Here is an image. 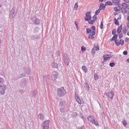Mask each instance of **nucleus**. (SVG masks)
I'll use <instances>...</instances> for the list:
<instances>
[{"instance_id":"nucleus-54","label":"nucleus","mask_w":129,"mask_h":129,"mask_svg":"<svg viewBox=\"0 0 129 129\" xmlns=\"http://www.w3.org/2000/svg\"><path fill=\"white\" fill-rule=\"evenodd\" d=\"M124 1L125 2V3H126L127 4H128L129 3V0H124Z\"/></svg>"},{"instance_id":"nucleus-62","label":"nucleus","mask_w":129,"mask_h":129,"mask_svg":"<svg viewBox=\"0 0 129 129\" xmlns=\"http://www.w3.org/2000/svg\"><path fill=\"white\" fill-rule=\"evenodd\" d=\"M126 61H127V62H128V63H129V59H127L126 60Z\"/></svg>"},{"instance_id":"nucleus-49","label":"nucleus","mask_w":129,"mask_h":129,"mask_svg":"<svg viewBox=\"0 0 129 129\" xmlns=\"http://www.w3.org/2000/svg\"><path fill=\"white\" fill-rule=\"evenodd\" d=\"M49 76H45V77H44V79H45L46 80H49Z\"/></svg>"},{"instance_id":"nucleus-59","label":"nucleus","mask_w":129,"mask_h":129,"mask_svg":"<svg viewBox=\"0 0 129 129\" xmlns=\"http://www.w3.org/2000/svg\"><path fill=\"white\" fill-rule=\"evenodd\" d=\"M23 90H20V91H19V92H21V93H22V92H23Z\"/></svg>"},{"instance_id":"nucleus-29","label":"nucleus","mask_w":129,"mask_h":129,"mask_svg":"<svg viewBox=\"0 0 129 129\" xmlns=\"http://www.w3.org/2000/svg\"><path fill=\"white\" fill-rule=\"evenodd\" d=\"M94 35H93L92 34H90L89 35V37L88 38L89 39V40H94V37L93 36Z\"/></svg>"},{"instance_id":"nucleus-7","label":"nucleus","mask_w":129,"mask_h":129,"mask_svg":"<svg viewBox=\"0 0 129 129\" xmlns=\"http://www.w3.org/2000/svg\"><path fill=\"white\" fill-rule=\"evenodd\" d=\"M91 13L90 12H88L86 13V18H85V20L86 21H90L91 20V16L90 15Z\"/></svg>"},{"instance_id":"nucleus-64","label":"nucleus","mask_w":129,"mask_h":129,"mask_svg":"<svg viewBox=\"0 0 129 129\" xmlns=\"http://www.w3.org/2000/svg\"><path fill=\"white\" fill-rule=\"evenodd\" d=\"M117 21H118V20H119V18H117Z\"/></svg>"},{"instance_id":"nucleus-16","label":"nucleus","mask_w":129,"mask_h":129,"mask_svg":"<svg viewBox=\"0 0 129 129\" xmlns=\"http://www.w3.org/2000/svg\"><path fill=\"white\" fill-rule=\"evenodd\" d=\"M103 57L104 58V61L105 62H106V61H108V60L110 59V56L107 57V56H105V55H103Z\"/></svg>"},{"instance_id":"nucleus-10","label":"nucleus","mask_w":129,"mask_h":129,"mask_svg":"<svg viewBox=\"0 0 129 129\" xmlns=\"http://www.w3.org/2000/svg\"><path fill=\"white\" fill-rule=\"evenodd\" d=\"M75 99L76 100V101L78 102V103L79 104H82V102L81 101V99H80V98L79 97V96L78 95L76 94L75 95Z\"/></svg>"},{"instance_id":"nucleus-53","label":"nucleus","mask_w":129,"mask_h":129,"mask_svg":"<svg viewBox=\"0 0 129 129\" xmlns=\"http://www.w3.org/2000/svg\"><path fill=\"white\" fill-rule=\"evenodd\" d=\"M11 15H12V16H14V12H13L12 10H11Z\"/></svg>"},{"instance_id":"nucleus-30","label":"nucleus","mask_w":129,"mask_h":129,"mask_svg":"<svg viewBox=\"0 0 129 129\" xmlns=\"http://www.w3.org/2000/svg\"><path fill=\"white\" fill-rule=\"evenodd\" d=\"M114 43L117 46H119V41L117 39L115 40Z\"/></svg>"},{"instance_id":"nucleus-60","label":"nucleus","mask_w":129,"mask_h":129,"mask_svg":"<svg viewBox=\"0 0 129 129\" xmlns=\"http://www.w3.org/2000/svg\"><path fill=\"white\" fill-rule=\"evenodd\" d=\"M109 54H107L106 55H105L106 57H109Z\"/></svg>"},{"instance_id":"nucleus-8","label":"nucleus","mask_w":129,"mask_h":129,"mask_svg":"<svg viewBox=\"0 0 129 129\" xmlns=\"http://www.w3.org/2000/svg\"><path fill=\"white\" fill-rule=\"evenodd\" d=\"M32 21L33 24H35V25H39L40 24V20L39 19L37 18L36 17H33L32 18Z\"/></svg>"},{"instance_id":"nucleus-14","label":"nucleus","mask_w":129,"mask_h":129,"mask_svg":"<svg viewBox=\"0 0 129 129\" xmlns=\"http://www.w3.org/2000/svg\"><path fill=\"white\" fill-rule=\"evenodd\" d=\"M122 31V25H120L117 29V33L120 34Z\"/></svg>"},{"instance_id":"nucleus-17","label":"nucleus","mask_w":129,"mask_h":129,"mask_svg":"<svg viewBox=\"0 0 129 129\" xmlns=\"http://www.w3.org/2000/svg\"><path fill=\"white\" fill-rule=\"evenodd\" d=\"M118 37V35L115 34L111 38L112 41H115V40H117V38Z\"/></svg>"},{"instance_id":"nucleus-3","label":"nucleus","mask_w":129,"mask_h":129,"mask_svg":"<svg viewBox=\"0 0 129 129\" xmlns=\"http://www.w3.org/2000/svg\"><path fill=\"white\" fill-rule=\"evenodd\" d=\"M88 119L89 121H90L91 122H92L93 124H95V125H97V126H98V122H97V120H95L94 116H88Z\"/></svg>"},{"instance_id":"nucleus-28","label":"nucleus","mask_w":129,"mask_h":129,"mask_svg":"<svg viewBox=\"0 0 129 129\" xmlns=\"http://www.w3.org/2000/svg\"><path fill=\"white\" fill-rule=\"evenodd\" d=\"M85 87L87 89V90H89V85H88V83H85Z\"/></svg>"},{"instance_id":"nucleus-41","label":"nucleus","mask_w":129,"mask_h":129,"mask_svg":"<svg viewBox=\"0 0 129 129\" xmlns=\"http://www.w3.org/2000/svg\"><path fill=\"white\" fill-rule=\"evenodd\" d=\"M81 50L82 52H85V51H86V48L84 47V46H82Z\"/></svg>"},{"instance_id":"nucleus-35","label":"nucleus","mask_w":129,"mask_h":129,"mask_svg":"<svg viewBox=\"0 0 129 129\" xmlns=\"http://www.w3.org/2000/svg\"><path fill=\"white\" fill-rule=\"evenodd\" d=\"M4 82H5V79L3 78H0V84H4Z\"/></svg>"},{"instance_id":"nucleus-37","label":"nucleus","mask_w":129,"mask_h":129,"mask_svg":"<svg viewBox=\"0 0 129 129\" xmlns=\"http://www.w3.org/2000/svg\"><path fill=\"white\" fill-rule=\"evenodd\" d=\"M122 122L123 125L125 126L126 125V124H127V123L126 122V120H123Z\"/></svg>"},{"instance_id":"nucleus-56","label":"nucleus","mask_w":129,"mask_h":129,"mask_svg":"<svg viewBox=\"0 0 129 129\" xmlns=\"http://www.w3.org/2000/svg\"><path fill=\"white\" fill-rule=\"evenodd\" d=\"M124 10V14H126V13H127V11H126V9Z\"/></svg>"},{"instance_id":"nucleus-48","label":"nucleus","mask_w":129,"mask_h":129,"mask_svg":"<svg viewBox=\"0 0 129 129\" xmlns=\"http://www.w3.org/2000/svg\"><path fill=\"white\" fill-rule=\"evenodd\" d=\"M23 77H25V75L22 74H21L20 76H19V78H23Z\"/></svg>"},{"instance_id":"nucleus-24","label":"nucleus","mask_w":129,"mask_h":129,"mask_svg":"<svg viewBox=\"0 0 129 129\" xmlns=\"http://www.w3.org/2000/svg\"><path fill=\"white\" fill-rule=\"evenodd\" d=\"M114 24L115 25H116V26H119V22H118L116 18H114Z\"/></svg>"},{"instance_id":"nucleus-52","label":"nucleus","mask_w":129,"mask_h":129,"mask_svg":"<svg viewBox=\"0 0 129 129\" xmlns=\"http://www.w3.org/2000/svg\"><path fill=\"white\" fill-rule=\"evenodd\" d=\"M129 41V39L127 37L125 38V42H126V43H127V42H128Z\"/></svg>"},{"instance_id":"nucleus-15","label":"nucleus","mask_w":129,"mask_h":129,"mask_svg":"<svg viewBox=\"0 0 129 129\" xmlns=\"http://www.w3.org/2000/svg\"><path fill=\"white\" fill-rule=\"evenodd\" d=\"M121 7L123 10H126V9H127V4L125 3H123L121 4Z\"/></svg>"},{"instance_id":"nucleus-23","label":"nucleus","mask_w":129,"mask_h":129,"mask_svg":"<svg viewBox=\"0 0 129 129\" xmlns=\"http://www.w3.org/2000/svg\"><path fill=\"white\" fill-rule=\"evenodd\" d=\"M64 60L65 64L68 66V65H69V63H70L69 58H66Z\"/></svg>"},{"instance_id":"nucleus-12","label":"nucleus","mask_w":129,"mask_h":129,"mask_svg":"<svg viewBox=\"0 0 129 129\" xmlns=\"http://www.w3.org/2000/svg\"><path fill=\"white\" fill-rule=\"evenodd\" d=\"M59 105L62 107H65V106H67V103L66 101L62 100L59 102Z\"/></svg>"},{"instance_id":"nucleus-33","label":"nucleus","mask_w":129,"mask_h":129,"mask_svg":"<svg viewBox=\"0 0 129 129\" xmlns=\"http://www.w3.org/2000/svg\"><path fill=\"white\" fill-rule=\"evenodd\" d=\"M63 58H64V59H69V57L68 56V54H66V53H64V54H63Z\"/></svg>"},{"instance_id":"nucleus-55","label":"nucleus","mask_w":129,"mask_h":129,"mask_svg":"<svg viewBox=\"0 0 129 129\" xmlns=\"http://www.w3.org/2000/svg\"><path fill=\"white\" fill-rule=\"evenodd\" d=\"M75 24H76V28H78V24L76 23V22H75Z\"/></svg>"},{"instance_id":"nucleus-47","label":"nucleus","mask_w":129,"mask_h":129,"mask_svg":"<svg viewBox=\"0 0 129 129\" xmlns=\"http://www.w3.org/2000/svg\"><path fill=\"white\" fill-rule=\"evenodd\" d=\"M59 110H60V112H62V113H63V112H64V108H60V109H59Z\"/></svg>"},{"instance_id":"nucleus-25","label":"nucleus","mask_w":129,"mask_h":129,"mask_svg":"<svg viewBox=\"0 0 129 129\" xmlns=\"http://www.w3.org/2000/svg\"><path fill=\"white\" fill-rule=\"evenodd\" d=\"M127 32V29H126V27H124L122 29L123 34L125 35V34H126Z\"/></svg>"},{"instance_id":"nucleus-6","label":"nucleus","mask_w":129,"mask_h":129,"mask_svg":"<svg viewBox=\"0 0 129 129\" xmlns=\"http://www.w3.org/2000/svg\"><path fill=\"white\" fill-rule=\"evenodd\" d=\"M58 72L57 71H54L52 73L51 78L53 81H55L57 78H58Z\"/></svg>"},{"instance_id":"nucleus-63","label":"nucleus","mask_w":129,"mask_h":129,"mask_svg":"<svg viewBox=\"0 0 129 129\" xmlns=\"http://www.w3.org/2000/svg\"><path fill=\"white\" fill-rule=\"evenodd\" d=\"M127 36H129V33H128V32H127Z\"/></svg>"},{"instance_id":"nucleus-31","label":"nucleus","mask_w":129,"mask_h":129,"mask_svg":"<svg viewBox=\"0 0 129 129\" xmlns=\"http://www.w3.org/2000/svg\"><path fill=\"white\" fill-rule=\"evenodd\" d=\"M52 68H57V67H58V64H57L56 63H53L52 64Z\"/></svg>"},{"instance_id":"nucleus-44","label":"nucleus","mask_w":129,"mask_h":129,"mask_svg":"<svg viewBox=\"0 0 129 129\" xmlns=\"http://www.w3.org/2000/svg\"><path fill=\"white\" fill-rule=\"evenodd\" d=\"M109 65L110 67H113L114 66V62H110Z\"/></svg>"},{"instance_id":"nucleus-42","label":"nucleus","mask_w":129,"mask_h":129,"mask_svg":"<svg viewBox=\"0 0 129 129\" xmlns=\"http://www.w3.org/2000/svg\"><path fill=\"white\" fill-rule=\"evenodd\" d=\"M95 51H99V46H94Z\"/></svg>"},{"instance_id":"nucleus-5","label":"nucleus","mask_w":129,"mask_h":129,"mask_svg":"<svg viewBox=\"0 0 129 129\" xmlns=\"http://www.w3.org/2000/svg\"><path fill=\"white\" fill-rule=\"evenodd\" d=\"M50 124V121L49 120H45L42 123V127L43 129H49V125Z\"/></svg>"},{"instance_id":"nucleus-1","label":"nucleus","mask_w":129,"mask_h":129,"mask_svg":"<svg viewBox=\"0 0 129 129\" xmlns=\"http://www.w3.org/2000/svg\"><path fill=\"white\" fill-rule=\"evenodd\" d=\"M67 93V92L64 89V87H61L57 89V95L59 97H61V96H64Z\"/></svg>"},{"instance_id":"nucleus-11","label":"nucleus","mask_w":129,"mask_h":129,"mask_svg":"<svg viewBox=\"0 0 129 129\" xmlns=\"http://www.w3.org/2000/svg\"><path fill=\"white\" fill-rule=\"evenodd\" d=\"M27 85V81H26L25 80H22L20 83V86L22 88L25 87Z\"/></svg>"},{"instance_id":"nucleus-45","label":"nucleus","mask_w":129,"mask_h":129,"mask_svg":"<svg viewBox=\"0 0 129 129\" xmlns=\"http://www.w3.org/2000/svg\"><path fill=\"white\" fill-rule=\"evenodd\" d=\"M112 3L113 4H118V2H117V0H112Z\"/></svg>"},{"instance_id":"nucleus-22","label":"nucleus","mask_w":129,"mask_h":129,"mask_svg":"<svg viewBox=\"0 0 129 129\" xmlns=\"http://www.w3.org/2000/svg\"><path fill=\"white\" fill-rule=\"evenodd\" d=\"M38 118L39 119H41V120L44 119V115L42 114H38Z\"/></svg>"},{"instance_id":"nucleus-19","label":"nucleus","mask_w":129,"mask_h":129,"mask_svg":"<svg viewBox=\"0 0 129 129\" xmlns=\"http://www.w3.org/2000/svg\"><path fill=\"white\" fill-rule=\"evenodd\" d=\"M82 69L85 73H87L88 70L87 69V68L86 66H83L82 67Z\"/></svg>"},{"instance_id":"nucleus-32","label":"nucleus","mask_w":129,"mask_h":129,"mask_svg":"<svg viewBox=\"0 0 129 129\" xmlns=\"http://www.w3.org/2000/svg\"><path fill=\"white\" fill-rule=\"evenodd\" d=\"M78 9V3H76L75 4L74 10L76 11Z\"/></svg>"},{"instance_id":"nucleus-21","label":"nucleus","mask_w":129,"mask_h":129,"mask_svg":"<svg viewBox=\"0 0 129 129\" xmlns=\"http://www.w3.org/2000/svg\"><path fill=\"white\" fill-rule=\"evenodd\" d=\"M86 33L87 34H90V33H92V30L89 28H87L86 29Z\"/></svg>"},{"instance_id":"nucleus-57","label":"nucleus","mask_w":129,"mask_h":129,"mask_svg":"<svg viewBox=\"0 0 129 129\" xmlns=\"http://www.w3.org/2000/svg\"><path fill=\"white\" fill-rule=\"evenodd\" d=\"M127 28H129V22L127 23Z\"/></svg>"},{"instance_id":"nucleus-34","label":"nucleus","mask_w":129,"mask_h":129,"mask_svg":"<svg viewBox=\"0 0 129 129\" xmlns=\"http://www.w3.org/2000/svg\"><path fill=\"white\" fill-rule=\"evenodd\" d=\"M99 78V77L97 75V74H94V79L95 80H97Z\"/></svg>"},{"instance_id":"nucleus-27","label":"nucleus","mask_w":129,"mask_h":129,"mask_svg":"<svg viewBox=\"0 0 129 129\" xmlns=\"http://www.w3.org/2000/svg\"><path fill=\"white\" fill-rule=\"evenodd\" d=\"M31 94L33 97L36 96V95H37V91H36V90H34L33 92L31 93Z\"/></svg>"},{"instance_id":"nucleus-46","label":"nucleus","mask_w":129,"mask_h":129,"mask_svg":"<svg viewBox=\"0 0 129 129\" xmlns=\"http://www.w3.org/2000/svg\"><path fill=\"white\" fill-rule=\"evenodd\" d=\"M92 54H95V49L94 48H93L91 50Z\"/></svg>"},{"instance_id":"nucleus-58","label":"nucleus","mask_w":129,"mask_h":129,"mask_svg":"<svg viewBox=\"0 0 129 129\" xmlns=\"http://www.w3.org/2000/svg\"><path fill=\"white\" fill-rule=\"evenodd\" d=\"M110 58H113V55H110Z\"/></svg>"},{"instance_id":"nucleus-38","label":"nucleus","mask_w":129,"mask_h":129,"mask_svg":"<svg viewBox=\"0 0 129 129\" xmlns=\"http://www.w3.org/2000/svg\"><path fill=\"white\" fill-rule=\"evenodd\" d=\"M115 34H116V30L113 29L112 31V35H113L114 36V35H115Z\"/></svg>"},{"instance_id":"nucleus-61","label":"nucleus","mask_w":129,"mask_h":129,"mask_svg":"<svg viewBox=\"0 0 129 129\" xmlns=\"http://www.w3.org/2000/svg\"><path fill=\"white\" fill-rule=\"evenodd\" d=\"M103 1H104V0H99V1L101 2V3H102V2H103Z\"/></svg>"},{"instance_id":"nucleus-20","label":"nucleus","mask_w":129,"mask_h":129,"mask_svg":"<svg viewBox=\"0 0 129 129\" xmlns=\"http://www.w3.org/2000/svg\"><path fill=\"white\" fill-rule=\"evenodd\" d=\"M121 10H122V8L120 7H118V8H117V7H115L114 8V11L115 12H119Z\"/></svg>"},{"instance_id":"nucleus-2","label":"nucleus","mask_w":129,"mask_h":129,"mask_svg":"<svg viewBox=\"0 0 129 129\" xmlns=\"http://www.w3.org/2000/svg\"><path fill=\"white\" fill-rule=\"evenodd\" d=\"M6 90H7V86L5 84H0V94L1 95H5L6 93Z\"/></svg>"},{"instance_id":"nucleus-13","label":"nucleus","mask_w":129,"mask_h":129,"mask_svg":"<svg viewBox=\"0 0 129 129\" xmlns=\"http://www.w3.org/2000/svg\"><path fill=\"white\" fill-rule=\"evenodd\" d=\"M91 29H92V30H93L92 32V35L93 36H95V32L96 31V28L95 27V26H92L91 27Z\"/></svg>"},{"instance_id":"nucleus-43","label":"nucleus","mask_w":129,"mask_h":129,"mask_svg":"<svg viewBox=\"0 0 129 129\" xmlns=\"http://www.w3.org/2000/svg\"><path fill=\"white\" fill-rule=\"evenodd\" d=\"M100 28L101 29H103V22H101Z\"/></svg>"},{"instance_id":"nucleus-36","label":"nucleus","mask_w":129,"mask_h":129,"mask_svg":"<svg viewBox=\"0 0 129 129\" xmlns=\"http://www.w3.org/2000/svg\"><path fill=\"white\" fill-rule=\"evenodd\" d=\"M100 10L99 9L98 10H97L95 12V15L96 16H97L99 13H100Z\"/></svg>"},{"instance_id":"nucleus-40","label":"nucleus","mask_w":129,"mask_h":129,"mask_svg":"<svg viewBox=\"0 0 129 129\" xmlns=\"http://www.w3.org/2000/svg\"><path fill=\"white\" fill-rule=\"evenodd\" d=\"M118 36H119V39H122V37H123V35H122V33L118 34Z\"/></svg>"},{"instance_id":"nucleus-9","label":"nucleus","mask_w":129,"mask_h":129,"mask_svg":"<svg viewBox=\"0 0 129 129\" xmlns=\"http://www.w3.org/2000/svg\"><path fill=\"white\" fill-rule=\"evenodd\" d=\"M93 20L90 19V20L88 21V23L90 25H93V23H94V22H95V21H96V20H97V17L95 16V15H94V17H93Z\"/></svg>"},{"instance_id":"nucleus-39","label":"nucleus","mask_w":129,"mask_h":129,"mask_svg":"<svg viewBox=\"0 0 129 129\" xmlns=\"http://www.w3.org/2000/svg\"><path fill=\"white\" fill-rule=\"evenodd\" d=\"M106 4H107V5L108 6H112V3H111V2L110 1H108L106 3Z\"/></svg>"},{"instance_id":"nucleus-50","label":"nucleus","mask_w":129,"mask_h":129,"mask_svg":"<svg viewBox=\"0 0 129 129\" xmlns=\"http://www.w3.org/2000/svg\"><path fill=\"white\" fill-rule=\"evenodd\" d=\"M123 55H124L125 56L126 55H127V51H124L123 52Z\"/></svg>"},{"instance_id":"nucleus-51","label":"nucleus","mask_w":129,"mask_h":129,"mask_svg":"<svg viewBox=\"0 0 129 129\" xmlns=\"http://www.w3.org/2000/svg\"><path fill=\"white\" fill-rule=\"evenodd\" d=\"M81 118L83 119V120H84V121H85V120H86V117H85V116H82Z\"/></svg>"},{"instance_id":"nucleus-18","label":"nucleus","mask_w":129,"mask_h":129,"mask_svg":"<svg viewBox=\"0 0 129 129\" xmlns=\"http://www.w3.org/2000/svg\"><path fill=\"white\" fill-rule=\"evenodd\" d=\"M104 9H105V5H104V4H101L100 5L99 9H100L101 11L102 10H104Z\"/></svg>"},{"instance_id":"nucleus-26","label":"nucleus","mask_w":129,"mask_h":129,"mask_svg":"<svg viewBox=\"0 0 129 129\" xmlns=\"http://www.w3.org/2000/svg\"><path fill=\"white\" fill-rule=\"evenodd\" d=\"M119 44L121 45V46H123V45H124V41L122 39H120Z\"/></svg>"},{"instance_id":"nucleus-4","label":"nucleus","mask_w":129,"mask_h":129,"mask_svg":"<svg viewBox=\"0 0 129 129\" xmlns=\"http://www.w3.org/2000/svg\"><path fill=\"white\" fill-rule=\"evenodd\" d=\"M106 96L108 98H110V99H113V96H114V91H113V90H111L109 92L106 93Z\"/></svg>"}]
</instances>
